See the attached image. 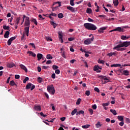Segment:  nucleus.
Segmentation results:
<instances>
[{"instance_id": "f257e3e1", "label": "nucleus", "mask_w": 130, "mask_h": 130, "mask_svg": "<svg viewBox=\"0 0 130 130\" xmlns=\"http://www.w3.org/2000/svg\"><path fill=\"white\" fill-rule=\"evenodd\" d=\"M83 26L85 29H87V30L91 31H95V30H97V26H96L95 24L92 23H85L83 24Z\"/></svg>"}, {"instance_id": "f03ea898", "label": "nucleus", "mask_w": 130, "mask_h": 130, "mask_svg": "<svg viewBox=\"0 0 130 130\" xmlns=\"http://www.w3.org/2000/svg\"><path fill=\"white\" fill-rule=\"evenodd\" d=\"M130 45V42L126 41L121 43V44L117 45L116 46L113 48V49H115V48H121V47H127Z\"/></svg>"}, {"instance_id": "7ed1b4c3", "label": "nucleus", "mask_w": 130, "mask_h": 130, "mask_svg": "<svg viewBox=\"0 0 130 130\" xmlns=\"http://www.w3.org/2000/svg\"><path fill=\"white\" fill-rule=\"evenodd\" d=\"M47 90L51 95H54L55 93V89L53 85H48L47 87Z\"/></svg>"}, {"instance_id": "20e7f679", "label": "nucleus", "mask_w": 130, "mask_h": 130, "mask_svg": "<svg viewBox=\"0 0 130 130\" xmlns=\"http://www.w3.org/2000/svg\"><path fill=\"white\" fill-rule=\"evenodd\" d=\"M91 41H94V36H92L90 39L85 40L84 43L86 45H89V44H91Z\"/></svg>"}, {"instance_id": "39448f33", "label": "nucleus", "mask_w": 130, "mask_h": 130, "mask_svg": "<svg viewBox=\"0 0 130 130\" xmlns=\"http://www.w3.org/2000/svg\"><path fill=\"white\" fill-rule=\"evenodd\" d=\"M98 78L101 79V80H104L105 81H107L105 82V84H106V83H109V79L106 76L99 75Z\"/></svg>"}, {"instance_id": "423d86ee", "label": "nucleus", "mask_w": 130, "mask_h": 130, "mask_svg": "<svg viewBox=\"0 0 130 130\" xmlns=\"http://www.w3.org/2000/svg\"><path fill=\"white\" fill-rule=\"evenodd\" d=\"M25 27H30V18L26 17L25 22H24Z\"/></svg>"}, {"instance_id": "0eeeda50", "label": "nucleus", "mask_w": 130, "mask_h": 130, "mask_svg": "<svg viewBox=\"0 0 130 130\" xmlns=\"http://www.w3.org/2000/svg\"><path fill=\"white\" fill-rule=\"evenodd\" d=\"M16 38H17L16 37H13L12 38H11L10 39H9L7 42V44L9 46H10V45H11V44H12V42H13V41H14V40H15V39H16Z\"/></svg>"}, {"instance_id": "6e6552de", "label": "nucleus", "mask_w": 130, "mask_h": 130, "mask_svg": "<svg viewBox=\"0 0 130 130\" xmlns=\"http://www.w3.org/2000/svg\"><path fill=\"white\" fill-rule=\"evenodd\" d=\"M34 109L37 111H41V106L40 105H35Z\"/></svg>"}, {"instance_id": "1a4fd4ad", "label": "nucleus", "mask_w": 130, "mask_h": 130, "mask_svg": "<svg viewBox=\"0 0 130 130\" xmlns=\"http://www.w3.org/2000/svg\"><path fill=\"white\" fill-rule=\"evenodd\" d=\"M113 31H118L119 32H123V28H122L120 27H118L116 28L111 30L110 32H113Z\"/></svg>"}, {"instance_id": "9d476101", "label": "nucleus", "mask_w": 130, "mask_h": 130, "mask_svg": "<svg viewBox=\"0 0 130 130\" xmlns=\"http://www.w3.org/2000/svg\"><path fill=\"white\" fill-rule=\"evenodd\" d=\"M107 55V56H112L113 55H114V56H116V55H117V52L115 51L113 52H110L108 53Z\"/></svg>"}, {"instance_id": "9b49d317", "label": "nucleus", "mask_w": 130, "mask_h": 130, "mask_svg": "<svg viewBox=\"0 0 130 130\" xmlns=\"http://www.w3.org/2000/svg\"><path fill=\"white\" fill-rule=\"evenodd\" d=\"M58 38H59V39H60L61 40V43H63V40H62V32H58Z\"/></svg>"}, {"instance_id": "f8f14e48", "label": "nucleus", "mask_w": 130, "mask_h": 130, "mask_svg": "<svg viewBox=\"0 0 130 130\" xmlns=\"http://www.w3.org/2000/svg\"><path fill=\"white\" fill-rule=\"evenodd\" d=\"M67 9L69 10V11H71L72 13H75V12H76V9L74 8V7L71 6L67 7Z\"/></svg>"}, {"instance_id": "ddd939ff", "label": "nucleus", "mask_w": 130, "mask_h": 130, "mask_svg": "<svg viewBox=\"0 0 130 130\" xmlns=\"http://www.w3.org/2000/svg\"><path fill=\"white\" fill-rule=\"evenodd\" d=\"M20 68H21V69H22V70H23L25 73H27L28 72V70L27 69V68H26V66H24L23 64H20L19 65Z\"/></svg>"}, {"instance_id": "4468645a", "label": "nucleus", "mask_w": 130, "mask_h": 130, "mask_svg": "<svg viewBox=\"0 0 130 130\" xmlns=\"http://www.w3.org/2000/svg\"><path fill=\"white\" fill-rule=\"evenodd\" d=\"M107 27H101L99 29H98L99 33H104V30H105Z\"/></svg>"}, {"instance_id": "2eb2a0df", "label": "nucleus", "mask_w": 130, "mask_h": 130, "mask_svg": "<svg viewBox=\"0 0 130 130\" xmlns=\"http://www.w3.org/2000/svg\"><path fill=\"white\" fill-rule=\"evenodd\" d=\"M38 60H40L42 58H43V55L41 53L37 54Z\"/></svg>"}, {"instance_id": "dca6fc26", "label": "nucleus", "mask_w": 130, "mask_h": 130, "mask_svg": "<svg viewBox=\"0 0 130 130\" xmlns=\"http://www.w3.org/2000/svg\"><path fill=\"white\" fill-rule=\"evenodd\" d=\"M30 21L31 22H32V23H34V24L36 25H38V23L37 22V20H36V19L32 18L30 19Z\"/></svg>"}, {"instance_id": "f3484780", "label": "nucleus", "mask_w": 130, "mask_h": 130, "mask_svg": "<svg viewBox=\"0 0 130 130\" xmlns=\"http://www.w3.org/2000/svg\"><path fill=\"white\" fill-rule=\"evenodd\" d=\"M102 126V125L101 124V122L100 121H98L95 124L96 128H99V127H101Z\"/></svg>"}, {"instance_id": "a211bd4d", "label": "nucleus", "mask_w": 130, "mask_h": 130, "mask_svg": "<svg viewBox=\"0 0 130 130\" xmlns=\"http://www.w3.org/2000/svg\"><path fill=\"white\" fill-rule=\"evenodd\" d=\"M114 50L116 49V50H117V51H123V50H125V49H126V48H115V49H113Z\"/></svg>"}, {"instance_id": "6ab92c4d", "label": "nucleus", "mask_w": 130, "mask_h": 130, "mask_svg": "<svg viewBox=\"0 0 130 130\" xmlns=\"http://www.w3.org/2000/svg\"><path fill=\"white\" fill-rule=\"evenodd\" d=\"M20 17L16 18V19L15 21V25H19L20 23Z\"/></svg>"}, {"instance_id": "aec40b11", "label": "nucleus", "mask_w": 130, "mask_h": 130, "mask_svg": "<svg viewBox=\"0 0 130 130\" xmlns=\"http://www.w3.org/2000/svg\"><path fill=\"white\" fill-rule=\"evenodd\" d=\"M50 24L53 26L54 29H55V28H56V26H57V24H56V23H54V22L53 21H51Z\"/></svg>"}, {"instance_id": "412c9836", "label": "nucleus", "mask_w": 130, "mask_h": 130, "mask_svg": "<svg viewBox=\"0 0 130 130\" xmlns=\"http://www.w3.org/2000/svg\"><path fill=\"white\" fill-rule=\"evenodd\" d=\"M9 35H10V31H6L4 35V38H8L9 37Z\"/></svg>"}, {"instance_id": "4be33fe9", "label": "nucleus", "mask_w": 130, "mask_h": 130, "mask_svg": "<svg viewBox=\"0 0 130 130\" xmlns=\"http://www.w3.org/2000/svg\"><path fill=\"white\" fill-rule=\"evenodd\" d=\"M77 111H78V109H74L71 112V115L74 116L77 113Z\"/></svg>"}, {"instance_id": "5701e85b", "label": "nucleus", "mask_w": 130, "mask_h": 130, "mask_svg": "<svg viewBox=\"0 0 130 130\" xmlns=\"http://www.w3.org/2000/svg\"><path fill=\"white\" fill-rule=\"evenodd\" d=\"M57 4H58V7H61V2H54L53 3V4L52 5V6H54L55 5H57Z\"/></svg>"}, {"instance_id": "b1692460", "label": "nucleus", "mask_w": 130, "mask_h": 130, "mask_svg": "<svg viewBox=\"0 0 130 130\" xmlns=\"http://www.w3.org/2000/svg\"><path fill=\"white\" fill-rule=\"evenodd\" d=\"M117 118L119 121H124L123 117L122 116H118Z\"/></svg>"}, {"instance_id": "393cba45", "label": "nucleus", "mask_w": 130, "mask_h": 130, "mask_svg": "<svg viewBox=\"0 0 130 130\" xmlns=\"http://www.w3.org/2000/svg\"><path fill=\"white\" fill-rule=\"evenodd\" d=\"M32 86V83H28L26 86L25 89L28 90V89H30Z\"/></svg>"}, {"instance_id": "a878e982", "label": "nucleus", "mask_w": 130, "mask_h": 130, "mask_svg": "<svg viewBox=\"0 0 130 130\" xmlns=\"http://www.w3.org/2000/svg\"><path fill=\"white\" fill-rule=\"evenodd\" d=\"M110 112L113 114V115H116L117 114V113L116 112V111L115 110L111 109Z\"/></svg>"}, {"instance_id": "bb28decb", "label": "nucleus", "mask_w": 130, "mask_h": 130, "mask_svg": "<svg viewBox=\"0 0 130 130\" xmlns=\"http://www.w3.org/2000/svg\"><path fill=\"white\" fill-rule=\"evenodd\" d=\"M78 114L79 115H81V114H82L83 116H85V112L83 110L79 111L78 112Z\"/></svg>"}, {"instance_id": "cd10ccee", "label": "nucleus", "mask_w": 130, "mask_h": 130, "mask_svg": "<svg viewBox=\"0 0 130 130\" xmlns=\"http://www.w3.org/2000/svg\"><path fill=\"white\" fill-rule=\"evenodd\" d=\"M123 74L125 76H128V75H129L128 71H127V70H124V71H123Z\"/></svg>"}, {"instance_id": "c85d7f7f", "label": "nucleus", "mask_w": 130, "mask_h": 130, "mask_svg": "<svg viewBox=\"0 0 130 130\" xmlns=\"http://www.w3.org/2000/svg\"><path fill=\"white\" fill-rule=\"evenodd\" d=\"M46 58H47V59H52V58H53V57H52L51 56V55L49 54L47 55Z\"/></svg>"}, {"instance_id": "c756f323", "label": "nucleus", "mask_w": 130, "mask_h": 130, "mask_svg": "<svg viewBox=\"0 0 130 130\" xmlns=\"http://www.w3.org/2000/svg\"><path fill=\"white\" fill-rule=\"evenodd\" d=\"M58 8H59V7H58V6H56L55 7H53L52 6V11L54 12V11H57V10H58Z\"/></svg>"}, {"instance_id": "7c9ffc66", "label": "nucleus", "mask_w": 130, "mask_h": 130, "mask_svg": "<svg viewBox=\"0 0 130 130\" xmlns=\"http://www.w3.org/2000/svg\"><path fill=\"white\" fill-rule=\"evenodd\" d=\"M10 85H11V86H17V84L15 83V81H14V80H12L10 81Z\"/></svg>"}, {"instance_id": "2f4dec72", "label": "nucleus", "mask_w": 130, "mask_h": 130, "mask_svg": "<svg viewBox=\"0 0 130 130\" xmlns=\"http://www.w3.org/2000/svg\"><path fill=\"white\" fill-rule=\"evenodd\" d=\"M86 13L87 14H92V9L90 8H87L86 10Z\"/></svg>"}, {"instance_id": "473e14b6", "label": "nucleus", "mask_w": 130, "mask_h": 130, "mask_svg": "<svg viewBox=\"0 0 130 130\" xmlns=\"http://www.w3.org/2000/svg\"><path fill=\"white\" fill-rule=\"evenodd\" d=\"M82 128H89L90 127V124H86L82 126Z\"/></svg>"}, {"instance_id": "72a5a7b5", "label": "nucleus", "mask_w": 130, "mask_h": 130, "mask_svg": "<svg viewBox=\"0 0 130 130\" xmlns=\"http://www.w3.org/2000/svg\"><path fill=\"white\" fill-rule=\"evenodd\" d=\"M113 4L115 6V7H117V6H118V0H115L114 1H113Z\"/></svg>"}, {"instance_id": "f704fd0d", "label": "nucleus", "mask_w": 130, "mask_h": 130, "mask_svg": "<svg viewBox=\"0 0 130 130\" xmlns=\"http://www.w3.org/2000/svg\"><path fill=\"white\" fill-rule=\"evenodd\" d=\"M45 39H46L47 41H52V39H51L50 37H45Z\"/></svg>"}, {"instance_id": "c9c22d12", "label": "nucleus", "mask_w": 130, "mask_h": 130, "mask_svg": "<svg viewBox=\"0 0 130 130\" xmlns=\"http://www.w3.org/2000/svg\"><path fill=\"white\" fill-rule=\"evenodd\" d=\"M61 55L63 58H67V56H66V51H61Z\"/></svg>"}, {"instance_id": "e433bc0d", "label": "nucleus", "mask_w": 130, "mask_h": 130, "mask_svg": "<svg viewBox=\"0 0 130 130\" xmlns=\"http://www.w3.org/2000/svg\"><path fill=\"white\" fill-rule=\"evenodd\" d=\"M58 18H59V19H62V18H63V14L62 13H59L58 14Z\"/></svg>"}, {"instance_id": "4c0bfd02", "label": "nucleus", "mask_w": 130, "mask_h": 130, "mask_svg": "<svg viewBox=\"0 0 130 130\" xmlns=\"http://www.w3.org/2000/svg\"><path fill=\"white\" fill-rule=\"evenodd\" d=\"M8 67L10 69H12V68H14V67H15V64L13 63H9L8 64Z\"/></svg>"}, {"instance_id": "58836bf2", "label": "nucleus", "mask_w": 130, "mask_h": 130, "mask_svg": "<svg viewBox=\"0 0 130 130\" xmlns=\"http://www.w3.org/2000/svg\"><path fill=\"white\" fill-rule=\"evenodd\" d=\"M3 28L4 30H10V26L7 25H3Z\"/></svg>"}, {"instance_id": "ea45409f", "label": "nucleus", "mask_w": 130, "mask_h": 130, "mask_svg": "<svg viewBox=\"0 0 130 130\" xmlns=\"http://www.w3.org/2000/svg\"><path fill=\"white\" fill-rule=\"evenodd\" d=\"M27 81H29V77H26L25 78V79H24V80L23 81V84H25V83H26V82H27Z\"/></svg>"}, {"instance_id": "a19ab883", "label": "nucleus", "mask_w": 130, "mask_h": 130, "mask_svg": "<svg viewBox=\"0 0 130 130\" xmlns=\"http://www.w3.org/2000/svg\"><path fill=\"white\" fill-rule=\"evenodd\" d=\"M81 99H78L77 100V101L76 102V105H80V104H81Z\"/></svg>"}, {"instance_id": "79ce46f5", "label": "nucleus", "mask_w": 130, "mask_h": 130, "mask_svg": "<svg viewBox=\"0 0 130 130\" xmlns=\"http://www.w3.org/2000/svg\"><path fill=\"white\" fill-rule=\"evenodd\" d=\"M29 28H30V27H27V26L24 27V31H25V33L29 32Z\"/></svg>"}, {"instance_id": "37998d69", "label": "nucleus", "mask_w": 130, "mask_h": 130, "mask_svg": "<svg viewBox=\"0 0 130 130\" xmlns=\"http://www.w3.org/2000/svg\"><path fill=\"white\" fill-rule=\"evenodd\" d=\"M110 103H103L102 104V106H103V107H105V106H109Z\"/></svg>"}, {"instance_id": "c03bdc74", "label": "nucleus", "mask_w": 130, "mask_h": 130, "mask_svg": "<svg viewBox=\"0 0 130 130\" xmlns=\"http://www.w3.org/2000/svg\"><path fill=\"white\" fill-rule=\"evenodd\" d=\"M98 69H99V67H97L96 66H95L93 68V71L94 72L98 71Z\"/></svg>"}, {"instance_id": "a18cd8bd", "label": "nucleus", "mask_w": 130, "mask_h": 130, "mask_svg": "<svg viewBox=\"0 0 130 130\" xmlns=\"http://www.w3.org/2000/svg\"><path fill=\"white\" fill-rule=\"evenodd\" d=\"M38 83H42V78L41 77L38 78Z\"/></svg>"}, {"instance_id": "49530a36", "label": "nucleus", "mask_w": 130, "mask_h": 130, "mask_svg": "<svg viewBox=\"0 0 130 130\" xmlns=\"http://www.w3.org/2000/svg\"><path fill=\"white\" fill-rule=\"evenodd\" d=\"M52 69H53V70H58L57 69H58V66H57L56 65H53L52 66Z\"/></svg>"}, {"instance_id": "de8ad7c7", "label": "nucleus", "mask_w": 130, "mask_h": 130, "mask_svg": "<svg viewBox=\"0 0 130 130\" xmlns=\"http://www.w3.org/2000/svg\"><path fill=\"white\" fill-rule=\"evenodd\" d=\"M85 94L86 95V96H90V91L86 90L85 91Z\"/></svg>"}, {"instance_id": "09e8293b", "label": "nucleus", "mask_w": 130, "mask_h": 130, "mask_svg": "<svg viewBox=\"0 0 130 130\" xmlns=\"http://www.w3.org/2000/svg\"><path fill=\"white\" fill-rule=\"evenodd\" d=\"M55 74H56L57 75H59L60 73V71H59V70L57 69L55 71Z\"/></svg>"}, {"instance_id": "8fccbe9b", "label": "nucleus", "mask_w": 130, "mask_h": 130, "mask_svg": "<svg viewBox=\"0 0 130 130\" xmlns=\"http://www.w3.org/2000/svg\"><path fill=\"white\" fill-rule=\"evenodd\" d=\"M39 17L40 18L39 20H42V21H43V20H44V18L42 17V15H41V14L39 15Z\"/></svg>"}, {"instance_id": "3c124183", "label": "nucleus", "mask_w": 130, "mask_h": 130, "mask_svg": "<svg viewBox=\"0 0 130 130\" xmlns=\"http://www.w3.org/2000/svg\"><path fill=\"white\" fill-rule=\"evenodd\" d=\"M29 45H31L32 48H35V49H36V47L35 46L34 43H29Z\"/></svg>"}, {"instance_id": "603ef678", "label": "nucleus", "mask_w": 130, "mask_h": 130, "mask_svg": "<svg viewBox=\"0 0 130 130\" xmlns=\"http://www.w3.org/2000/svg\"><path fill=\"white\" fill-rule=\"evenodd\" d=\"M121 39H122V40H126V36H122L121 37Z\"/></svg>"}, {"instance_id": "864d4df0", "label": "nucleus", "mask_w": 130, "mask_h": 130, "mask_svg": "<svg viewBox=\"0 0 130 130\" xmlns=\"http://www.w3.org/2000/svg\"><path fill=\"white\" fill-rule=\"evenodd\" d=\"M70 5L71 6H72V7H73V6H75V3H74V1L70 0Z\"/></svg>"}, {"instance_id": "5fc2aeb1", "label": "nucleus", "mask_w": 130, "mask_h": 130, "mask_svg": "<svg viewBox=\"0 0 130 130\" xmlns=\"http://www.w3.org/2000/svg\"><path fill=\"white\" fill-rule=\"evenodd\" d=\"M94 91H95V92H97L98 93H99V92H100V90H99V88H98V87H95Z\"/></svg>"}, {"instance_id": "6e6d98bb", "label": "nucleus", "mask_w": 130, "mask_h": 130, "mask_svg": "<svg viewBox=\"0 0 130 130\" xmlns=\"http://www.w3.org/2000/svg\"><path fill=\"white\" fill-rule=\"evenodd\" d=\"M50 16H52L53 17H56L57 16V14H56V13H51L50 14Z\"/></svg>"}, {"instance_id": "4d7b16f0", "label": "nucleus", "mask_w": 130, "mask_h": 130, "mask_svg": "<svg viewBox=\"0 0 130 130\" xmlns=\"http://www.w3.org/2000/svg\"><path fill=\"white\" fill-rule=\"evenodd\" d=\"M15 78L16 80H18V79H20V75H15Z\"/></svg>"}, {"instance_id": "13d9d810", "label": "nucleus", "mask_w": 130, "mask_h": 130, "mask_svg": "<svg viewBox=\"0 0 130 130\" xmlns=\"http://www.w3.org/2000/svg\"><path fill=\"white\" fill-rule=\"evenodd\" d=\"M92 108L93 109H94V110H95V109H97V105H96L95 104L92 105Z\"/></svg>"}, {"instance_id": "bf43d9fd", "label": "nucleus", "mask_w": 130, "mask_h": 130, "mask_svg": "<svg viewBox=\"0 0 130 130\" xmlns=\"http://www.w3.org/2000/svg\"><path fill=\"white\" fill-rule=\"evenodd\" d=\"M89 113H90V115L93 114V109H89Z\"/></svg>"}, {"instance_id": "052dcab7", "label": "nucleus", "mask_w": 130, "mask_h": 130, "mask_svg": "<svg viewBox=\"0 0 130 130\" xmlns=\"http://www.w3.org/2000/svg\"><path fill=\"white\" fill-rule=\"evenodd\" d=\"M52 63V61L49 60L46 62V64H50V63Z\"/></svg>"}, {"instance_id": "680f3d73", "label": "nucleus", "mask_w": 130, "mask_h": 130, "mask_svg": "<svg viewBox=\"0 0 130 130\" xmlns=\"http://www.w3.org/2000/svg\"><path fill=\"white\" fill-rule=\"evenodd\" d=\"M119 124V125H120V126H123L124 122L123 121H121V122H120Z\"/></svg>"}, {"instance_id": "e2e57ef3", "label": "nucleus", "mask_w": 130, "mask_h": 130, "mask_svg": "<svg viewBox=\"0 0 130 130\" xmlns=\"http://www.w3.org/2000/svg\"><path fill=\"white\" fill-rule=\"evenodd\" d=\"M105 61L104 60H100L99 61V63H102V64H104Z\"/></svg>"}, {"instance_id": "0e129e2a", "label": "nucleus", "mask_w": 130, "mask_h": 130, "mask_svg": "<svg viewBox=\"0 0 130 130\" xmlns=\"http://www.w3.org/2000/svg\"><path fill=\"white\" fill-rule=\"evenodd\" d=\"M52 79H55V73H53L51 75Z\"/></svg>"}, {"instance_id": "69168bd1", "label": "nucleus", "mask_w": 130, "mask_h": 130, "mask_svg": "<svg viewBox=\"0 0 130 130\" xmlns=\"http://www.w3.org/2000/svg\"><path fill=\"white\" fill-rule=\"evenodd\" d=\"M35 89V86L34 85H31V87L30 88L31 91H33Z\"/></svg>"}, {"instance_id": "338daca9", "label": "nucleus", "mask_w": 130, "mask_h": 130, "mask_svg": "<svg viewBox=\"0 0 130 130\" xmlns=\"http://www.w3.org/2000/svg\"><path fill=\"white\" fill-rule=\"evenodd\" d=\"M60 119L61 121H64L66 120V117H61Z\"/></svg>"}, {"instance_id": "774afa93", "label": "nucleus", "mask_w": 130, "mask_h": 130, "mask_svg": "<svg viewBox=\"0 0 130 130\" xmlns=\"http://www.w3.org/2000/svg\"><path fill=\"white\" fill-rule=\"evenodd\" d=\"M74 39H75V38H68L69 41H74Z\"/></svg>"}]
</instances>
